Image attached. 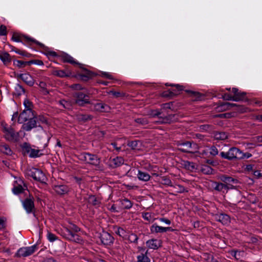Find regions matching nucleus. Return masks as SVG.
Instances as JSON below:
<instances>
[{"instance_id": "1", "label": "nucleus", "mask_w": 262, "mask_h": 262, "mask_svg": "<svg viewBox=\"0 0 262 262\" xmlns=\"http://www.w3.org/2000/svg\"><path fill=\"white\" fill-rule=\"evenodd\" d=\"M80 228L73 222L69 221L67 223V239L78 244H82L83 240L77 233Z\"/></svg>"}, {"instance_id": "2", "label": "nucleus", "mask_w": 262, "mask_h": 262, "mask_svg": "<svg viewBox=\"0 0 262 262\" xmlns=\"http://www.w3.org/2000/svg\"><path fill=\"white\" fill-rule=\"evenodd\" d=\"M11 40L15 42H22L24 44L27 43L30 45H31V43H34L39 46L41 48L46 51L48 49L47 47L45 46L43 43L38 41L35 39L25 35L20 34L17 33H14L13 34V35L11 37Z\"/></svg>"}, {"instance_id": "3", "label": "nucleus", "mask_w": 262, "mask_h": 262, "mask_svg": "<svg viewBox=\"0 0 262 262\" xmlns=\"http://www.w3.org/2000/svg\"><path fill=\"white\" fill-rule=\"evenodd\" d=\"M220 156L222 158L229 161L240 160L241 149L236 147H232L227 152H221Z\"/></svg>"}, {"instance_id": "4", "label": "nucleus", "mask_w": 262, "mask_h": 262, "mask_svg": "<svg viewBox=\"0 0 262 262\" xmlns=\"http://www.w3.org/2000/svg\"><path fill=\"white\" fill-rule=\"evenodd\" d=\"M16 184L14 186L12 189L13 192L15 195H18L20 193H24L25 195L27 196L28 193L29 196H32L30 194L27 185L22 180L19 179L16 181Z\"/></svg>"}, {"instance_id": "5", "label": "nucleus", "mask_w": 262, "mask_h": 262, "mask_svg": "<svg viewBox=\"0 0 262 262\" xmlns=\"http://www.w3.org/2000/svg\"><path fill=\"white\" fill-rule=\"evenodd\" d=\"M90 92L84 94L81 92H76L74 94L75 97V103L80 106H85L87 104H92L90 100Z\"/></svg>"}, {"instance_id": "6", "label": "nucleus", "mask_w": 262, "mask_h": 262, "mask_svg": "<svg viewBox=\"0 0 262 262\" xmlns=\"http://www.w3.org/2000/svg\"><path fill=\"white\" fill-rule=\"evenodd\" d=\"M232 92L234 94V101H243L248 104L251 103V100L246 97L247 93L239 91L238 89L235 88L232 89Z\"/></svg>"}, {"instance_id": "7", "label": "nucleus", "mask_w": 262, "mask_h": 262, "mask_svg": "<svg viewBox=\"0 0 262 262\" xmlns=\"http://www.w3.org/2000/svg\"><path fill=\"white\" fill-rule=\"evenodd\" d=\"M37 249V246L34 245L31 247H26L19 248L15 254V257H27L32 254Z\"/></svg>"}, {"instance_id": "8", "label": "nucleus", "mask_w": 262, "mask_h": 262, "mask_svg": "<svg viewBox=\"0 0 262 262\" xmlns=\"http://www.w3.org/2000/svg\"><path fill=\"white\" fill-rule=\"evenodd\" d=\"M4 138L8 141L16 143L19 141V134L16 132L13 128L10 127L9 130H6Z\"/></svg>"}, {"instance_id": "9", "label": "nucleus", "mask_w": 262, "mask_h": 262, "mask_svg": "<svg viewBox=\"0 0 262 262\" xmlns=\"http://www.w3.org/2000/svg\"><path fill=\"white\" fill-rule=\"evenodd\" d=\"M178 146H181L183 147H180L178 148V150L183 153L192 154L194 151L190 150V149L192 148V145H195L193 141H178L176 143Z\"/></svg>"}, {"instance_id": "10", "label": "nucleus", "mask_w": 262, "mask_h": 262, "mask_svg": "<svg viewBox=\"0 0 262 262\" xmlns=\"http://www.w3.org/2000/svg\"><path fill=\"white\" fill-rule=\"evenodd\" d=\"M166 85H169L167 83L166 84ZM170 86H174L176 87L177 90H168L167 91H164L162 93V96L163 97H170L172 98L174 96H177L179 95V92L182 91L183 90V86L179 84H170Z\"/></svg>"}, {"instance_id": "11", "label": "nucleus", "mask_w": 262, "mask_h": 262, "mask_svg": "<svg viewBox=\"0 0 262 262\" xmlns=\"http://www.w3.org/2000/svg\"><path fill=\"white\" fill-rule=\"evenodd\" d=\"M23 205L28 213H33L34 216L36 217L34 201L32 200L31 198H26V199L23 201Z\"/></svg>"}, {"instance_id": "12", "label": "nucleus", "mask_w": 262, "mask_h": 262, "mask_svg": "<svg viewBox=\"0 0 262 262\" xmlns=\"http://www.w3.org/2000/svg\"><path fill=\"white\" fill-rule=\"evenodd\" d=\"M80 68L83 70L84 73L78 74L75 76L76 78L79 80L83 81H88L96 75L94 73L84 68L83 66H82V68Z\"/></svg>"}, {"instance_id": "13", "label": "nucleus", "mask_w": 262, "mask_h": 262, "mask_svg": "<svg viewBox=\"0 0 262 262\" xmlns=\"http://www.w3.org/2000/svg\"><path fill=\"white\" fill-rule=\"evenodd\" d=\"M26 123H24L23 125V128L26 131H30L32 128L39 127L42 129V127L41 125L37 124V120L35 119L34 116L32 118L29 119Z\"/></svg>"}, {"instance_id": "14", "label": "nucleus", "mask_w": 262, "mask_h": 262, "mask_svg": "<svg viewBox=\"0 0 262 262\" xmlns=\"http://www.w3.org/2000/svg\"><path fill=\"white\" fill-rule=\"evenodd\" d=\"M101 243L105 246H111L114 243V238L107 232H103L100 236Z\"/></svg>"}, {"instance_id": "15", "label": "nucleus", "mask_w": 262, "mask_h": 262, "mask_svg": "<svg viewBox=\"0 0 262 262\" xmlns=\"http://www.w3.org/2000/svg\"><path fill=\"white\" fill-rule=\"evenodd\" d=\"M93 115L88 114L78 113L75 115V119L81 124L91 121L93 119Z\"/></svg>"}, {"instance_id": "16", "label": "nucleus", "mask_w": 262, "mask_h": 262, "mask_svg": "<svg viewBox=\"0 0 262 262\" xmlns=\"http://www.w3.org/2000/svg\"><path fill=\"white\" fill-rule=\"evenodd\" d=\"M215 221L221 222L223 225H227L230 222V217L225 213H216L214 214Z\"/></svg>"}, {"instance_id": "17", "label": "nucleus", "mask_w": 262, "mask_h": 262, "mask_svg": "<svg viewBox=\"0 0 262 262\" xmlns=\"http://www.w3.org/2000/svg\"><path fill=\"white\" fill-rule=\"evenodd\" d=\"M33 170L35 171L34 180L41 183H45L47 178L42 171L36 168H33Z\"/></svg>"}, {"instance_id": "18", "label": "nucleus", "mask_w": 262, "mask_h": 262, "mask_svg": "<svg viewBox=\"0 0 262 262\" xmlns=\"http://www.w3.org/2000/svg\"><path fill=\"white\" fill-rule=\"evenodd\" d=\"M17 77L30 86H33L34 84V80L29 73L20 74Z\"/></svg>"}, {"instance_id": "19", "label": "nucleus", "mask_w": 262, "mask_h": 262, "mask_svg": "<svg viewBox=\"0 0 262 262\" xmlns=\"http://www.w3.org/2000/svg\"><path fill=\"white\" fill-rule=\"evenodd\" d=\"M220 179L221 181L225 184V185H231V184H237L239 181L237 179H235L226 174H222L220 176Z\"/></svg>"}, {"instance_id": "20", "label": "nucleus", "mask_w": 262, "mask_h": 262, "mask_svg": "<svg viewBox=\"0 0 262 262\" xmlns=\"http://www.w3.org/2000/svg\"><path fill=\"white\" fill-rule=\"evenodd\" d=\"M0 60L4 65L8 66L11 62L12 58L8 52L0 51Z\"/></svg>"}, {"instance_id": "21", "label": "nucleus", "mask_w": 262, "mask_h": 262, "mask_svg": "<svg viewBox=\"0 0 262 262\" xmlns=\"http://www.w3.org/2000/svg\"><path fill=\"white\" fill-rule=\"evenodd\" d=\"M240 105L236 104L230 102H221L219 103L216 108L220 112L225 111L228 110H230L231 107L234 106H239Z\"/></svg>"}, {"instance_id": "22", "label": "nucleus", "mask_w": 262, "mask_h": 262, "mask_svg": "<svg viewBox=\"0 0 262 262\" xmlns=\"http://www.w3.org/2000/svg\"><path fill=\"white\" fill-rule=\"evenodd\" d=\"M161 244V241L156 239H149L146 242V245L148 247L152 249H158L159 247L162 246Z\"/></svg>"}, {"instance_id": "23", "label": "nucleus", "mask_w": 262, "mask_h": 262, "mask_svg": "<svg viewBox=\"0 0 262 262\" xmlns=\"http://www.w3.org/2000/svg\"><path fill=\"white\" fill-rule=\"evenodd\" d=\"M88 161L87 162L88 163L93 165L94 166H98L99 165L100 163V158H99L97 155H93L91 154H89L88 155Z\"/></svg>"}, {"instance_id": "24", "label": "nucleus", "mask_w": 262, "mask_h": 262, "mask_svg": "<svg viewBox=\"0 0 262 262\" xmlns=\"http://www.w3.org/2000/svg\"><path fill=\"white\" fill-rule=\"evenodd\" d=\"M93 104V103L92 104ZM94 110L96 111L101 112H106L108 111L109 106L103 103H97L93 104Z\"/></svg>"}, {"instance_id": "25", "label": "nucleus", "mask_w": 262, "mask_h": 262, "mask_svg": "<svg viewBox=\"0 0 262 262\" xmlns=\"http://www.w3.org/2000/svg\"><path fill=\"white\" fill-rule=\"evenodd\" d=\"M124 163V159L121 157H117L111 160V165L113 168L119 167Z\"/></svg>"}, {"instance_id": "26", "label": "nucleus", "mask_w": 262, "mask_h": 262, "mask_svg": "<svg viewBox=\"0 0 262 262\" xmlns=\"http://www.w3.org/2000/svg\"><path fill=\"white\" fill-rule=\"evenodd\" d=\"M175 115L170 114L166 116H162L160 117V120L159 121L161 124H170L174 120Z\"/></svg>"}, {"instance_id": "27", "label": "nucleus", "mask_w": 262, "mask_h": 262, "mask_svg": "<svg viewBox=\"0 0 262 262\" xmlns=\"http://www.w3.org/2000/svg\"><path fill=\"white\" fill-rule=\"evenodd\" d=\"M28 114H29L28 111L24 110L23 112H22L18 117V123L21 124L24 123L25 122L27 121L29 117Z\"/></svg>"}, {"instance_id": "28", "label": "nucleus", "mask_w": 262, "mask_h": 262, "mask_svg": "<svg viewBox=\"0 0 262 262\" xmlns=\"http://www.w3.org/2000/svg\"><path fill=\"white\" fill-rule=\"evenodd\" d=\"M137 177L140 180L144 182H147L150 179V176L147 172L140 170L138 171Z\"/></svg>"}, {"instance_id": "29", "label": "nucleus", "mask_w": 262, "mask_h": 262, "mask_svg": "<svg viewBox=\"0 0 262 262\" xmlns=\"http://www.w3.org/2000/svg\"><path fill=\"white\" fill-rule=\"evenodd\" d=\"M0 151L6 155H11L13 153L9 146L5 143L0 144Z\"/></svg>"}, {"instance_id": "30", "label": "nucleus", "mask_w": 262, "mask_h": 262, "mask_svg": "<svg viewBox=\"0 0 262 262\" xmlns=\"http://www.w3.org/2000/svg\"><path fill=\"white\" fill-rule=\"evenodd\" d=\"M120 203L121 207L124 209H130L133 206L132 202L126 198H124V199L120 200Z\"/></svg>"}, {"instance_id": "31", "label": "nucleus", "mask_w": 262, "mask_h": 262, "mask_svg": "<svg viewBox=\"0 0 262 262\" xmlns=\"http://www.w3.org/2000/svg\"><path fill=\"white\" fill-rule=\"evenodd\" d=\"M142 217L144 220L146 221L148 223H152L155 220L154 214L151 212H142Z\"/></svg>"}, {"instance_id": "32", "label": "nucleus", "mask_w": 262, "mask_h": 262, "mask_svg": "<svg viewBox=\"0 0 262 262\" xmlns=\"http://www.w3.org/2000/svg\"><path fill=\"white\" fill-rule=\"evenodd\" d=\"M88 202L89 205H92L97 208L101 203L100 198H88Z\"/></svg>"}, {"instance_id": "33", "label": "nucleus", "mask_w": 262, "mask_h": 262, "mask_svg": "<svg viewBox=\"0 0 262 262\" xmlns=\"http://www.w3.org/2000/svg\"><path fill=\"white\" fill-rule=\"evenodd\" d=\"M228 137V134L224 132H217L214 133V138L217 140H224Z\"/></svg>"}, {"instance_id": "34", "label": "nucleus", "mask_w": 262, "mask_h": 262, "mask_svg": "<svg viewBox=\"0 0 262 262\" xmlns=\"http://www.w3.org/2000/svg\"><path fill=\"white\" fill-rule=\"evenodd\" d=\"M150 231L151 233H164L165 232V227L159 226L156 224H154L150 227Z\"/></svg>"}, {"instance_id": "35", "label": "nucleus", "mask_w": 262, "mask_h": 262, "mask_svg": "<svg viewBox=\"0 0 262 262\" xmlns=\"http://www.w3.org/2000/svg\"><path fill=\"white\" fill-rule=\"evenodd\" d=\"M214 189L219 191H222L223 193H227V186L224 183H215Z\"/></svg>"}, {"instance_id": "36", "label": "nucleus", "mask_w": 262, "mask_h": 262, "mask_svg": "<svg viewBox=\"0 0 262 262\" xmlns=\"http://www.w3.org/2000/svg\"><path fill=\"white\" fill-rule=\"evenodd\" d=\"M186 92L187 93L190 94L191 96L194 97L195 100L196 101L201 100L203 97H204L203 95L198 92L192 91L191 90H186Z\"/></svg>"}, {"instance_id": "37", "label": "nucleus", "mask_w": 262, "mask_h": 262, "mask_svg": "<svg viewBox=\"0 0 262 262\" xmlns=\"http://www.w3.org/2000/svg\"><path fill=\"white\" fill-rule=\"evenodd\" d=\"M201 171L205 174H211L213 173L214 169L210 166L207 165H203L201 167Z\"/></svg>"}, {"instance_id": "38", "label": "nucleus", "mask_w": 262, "mask_h": 262, "mask_svg": "<svg viewBox=\"0 0 262 262\" xmlns=\"http://www.w3.org/2000/svg\"><path fill=\"white\" fill-rule=\"evenodd\" d=\"M67 63H69L74 66H78L79 68H82L83 65L76 61L72 56L67 53Z\"/></svg>"}, {"instance_id": "39", "label": "nucleus", "mask_w": 262, "mask_h": 262, "mask_svg": "<svg viewBox=\"0 0 262 262\" xmlns=\"http://www.w3.org/2000/svg\"><path fill=\"white\" fill-rule=\"evenodd\" d=\"M127 145L132 149H139L141 147V142L138 140L129 141Z\"/></svg>"}, {"instance_id": "40", "label": "nucleus", "mask_w": 262, "mask_h": 262, "mask_svg": "<svg viewBox=\"0 0 262 262\" xmlns=\"http://www.w3.org/2000/svg\"><path fill=\"white\" fill-rule=\"evenodd\" d=\"M24 104L25 107V111H28L29 114H33V111L32 107L33 106V104L32 102H31L29 100L26 99L25 100L24 102ZM33 116V114H32Z\"/></svg>"}, {"instance_id": "41", "label": "nucleus", "mask_w": 262, "mask_h": 262, "mask_svg": "<svg viewBox=\"0 0 262 262\" xmlns=\"http://www.w3.org/2000/svg\"><path fill=\"white\" fill-rule=\"evenodd\" d=\"M23 152L24 154H29L32 150V148L29 143L27 142H24L21 146Z\"/></svg>"}, {"instance_id": "42", "label": "nucleus", "mask_w": 262, "mask_h": 262, "mask_svg": "<svg viewBox=\"0 0 262 262\" xmlns=\"http://www.w3.org/2000/svg\"><path fill=\"white\" fill-rule=\"evenodd\" d=\"M184 167L188 170L192 171L195 169L194 163L188 161H184L183 163Z\"/></svg>"}, {"instance_id": "43", "label": "nucleus", "mask_w": 262, "mask_h": 262, "mask_svg": "<svg viewBox=\"0 0 262 262\" xmlns=\"http://www.w3.org/2000/svg\"><path fill=\"white\" fill-rule=\"evenodd\" d=\"M54 190L58 194H64L66 192V186L64 185H56L54 187Z\"/></svg>"}, {"instance_id": "44", "label": "nucleus", "mask_w": 262, "mask_h": 262, "mask_svg": "<svg viewBox=\"0 0 262 262\" xmlns=\"http://www.w3.org/2000/svg\"><path fill=\"white\" fill-rule=\"evenodd\" d=\"M15 95L17 97L20 96L22 94L25 93V90L20 84H17L15 87Z\"/></svg>"}, {"instance_id": "45", "label": "nucleus", "mask_w": 262, "mask_h": 262, "mask_svg": "<svg viewBox=\"0 0 262 262\" xmlns=\"http://www.w3.org/2000/svg\"><path fill=\"white\" fill-rule=\"evenodd\" d=\"M41 150L32 149L31 152L29 154V157L32 158H36L39 157L43 155V154L40 153Z\"/></svg>"}, {"instance_id": "46", "label": "nucleus", "mask_w": 262, "mask_h": 262, "mask_svg": "<svg viewBox=\"0 0 262 262\" xmlns=\"http://www.w3.org/2000/svg\"><path fill=\"white\" fill-rule=\"evenodd\" d=\"M47 56H52L53 57H57L59 58L63 63H66V55L62 56L60 57L56 52L54 51H49L47 53Z\"/></svg>"}, {"instance_id": "47", "label": "nucleus", "mask_w": 262, "mask_h": 262, "mask_svg": "<svg viewBox=\"0 0 262 262\" xmlns=\"http://www.w3.org/2000/svg\"><path fill=\"white\" fill-rule=\"evenodd\" d=\"M35 119L37 120V124L41 125V123L42 124H48V120L46 117L43 116V115H39L37 116H34Z\"/></svg>"}, {"instance_id": "48", "label": "nucleus", "mask_w": 262, "mask_h": 262, "mask_svg": "<svg viewBox=\"0 0 262 262\" xmlns=\"http://www.w3.org/2000/svg\"><path fill=\"white\" fill-rule=\"evenodd\" d=\"M159 181L163 185L170 186L172 182L169 177L166 176L160 177Z\"/></svg>"}, {"instance_id": "49", "label": "nucleus", "mask_w": 262, "mask_h": 262, "mask_svg": "<svg viewBox=\"0 0 262 262\" xmlns=\"http://www.w3.org/2000/svg\"><path fill=\"white\" fill-rule=\"evenodd\" d=\"M137 262H150V259L146 254L141 253L137 256Z\"/></svg>"}, {"instance_id": "50", "label": "nucleus", "mask_w": 262, "mask_h": 262, "mask_svg": "<svg viewBox=\"0 0 262 262\" xmlns=\"http://www.w3.org/2000/svg\"><path fill=\"white\" fill-rule=\"evenodd\" d=\"M13 64L17 67L18 68H23L27 66L26 61L15 59L13 60Z\"/></svg>"}, {"instance_id": "51", "label": "nucleus", "mask_w": 262, "mask_h": 262, "mask_svg": "<svg viewBox=\"0 0 262 262\" xmlns=\"http://www.w3.org/2000/svg\"><path fill=\"white\" fill-rule=\"evenodd\" d=\"M69 180L76 184H80L81 183V181L82 179L80 177H78L73 174H70L69 176Z\"/></svg>"}, {"instance_id": "52", "label": "nucleus", "mask_w": 262, "mask_h": 262, "mask_svg": "<svg viewBox=\"0 0 262 262\" xmlns=\"http://www.w3.org/2000/svg\"><path fill=\"white\" fill-rule=\"evenodd\" d=\"M39 86L41 89V92L43 95H47L49 94V92L47 89V84L43 81H40L38 84Z\"/></svg>"}, {"instance_id": "53", "label": "nucleus", "mask_w": 262, "mask_h": 262, "mask_svg": "<svg viewBox=\"0 0 262 262\" xmlns=\"http://www.w3.org/2000/svg\"><path fill=\"white\" fill-rule=\"evenodd\" d=\"M126 239H127L130 243H137L138 237L136 234L131 233L127 235Z\"/></svg>"}, {"instance_id": "54", "label": "nucleus", "mask_w": 262, "mask_h": 262, "mask_svg": "<svg viewBox=\"0 0 262 262\" xmlns=\"http://www.w3.org/2000/svg\"><path fill=\"white\" fill-rule=\"evenodd\" d=\"M53 75L59 77H66V71L65 70H54L52 73Z\"/></svg>"}, {"instance_id": "55", "label": "nucleus", "mask_w": 262, "mask_h": 262, "mask_svg": "<svg viewBox=\"0 0 262 262\" xmlns=\"http://www.w3.org/2000/svg\"><path fill=\"white\" fill-rule=\"evenodd\" d=\"M162 113L161 111L158 110H151L150 113V115L152 117H158L160 119V117H161Z\"/></svg>"}, {"instance_id": "56", "label": "nucleus", "mask_w": 262, "mask_h": 262, "mask_svg": "<svg viewBox=\"0 0 262 262\" xmlns=\"http://www.w3.org/2000/svg\"><path fill=\"white\" fill-rule=\"evenodd\" d=\"M135 121L141 125H146L148 124V120L145 118H138L135 120Z\"/></svg>"}, {"instance_id": "57", "label": "nucleus", "mask_w": 262, "mask_h": 262, "mask_svg": "<svg viewBox=\"0 0 262 262\" xmlns=\"http://www.w3.org/2000/svg\"><path fill=\"white\" fill-rule=\"evenodd\" d=\"M47 236L48 239L51 242H53L57 239V236L50 232H48Z\"/></svg>"}, {"instance_id": "58", "label": "nucleus", "mask_w": 262, "mask_h": 262, "mask_svg": "<svg viewBox=\"0 0 262 262\" xmlns=\"http://www.w3.org/2000/svg\"><path fill=\"white\" fill-rule=\"evenodd\" d=\"M222 98L225 100L234 101V96L230 94L225 93L222 95Z\"/></svg>"}, {"instance_id": "59", "label": "nucleus", "mask_w": 262, "mask_h": 262, "mask_svg": "<svg viewBox=\"0 0 262 262\" xmlns=\"http://www.w3.org/2000/svg\"><path fill=\"white\" fill-rule=\"evenodd\" d=\"M207 262H219V260L215 258L212 254H206V257Z\"/></svg>"}, {"instance_id": "60", "label": "nucleus", "mask_w": 262, "mask_h": 262, "mask_svg": "<svg viewBox=\"0 0 262 262\" xmlns=\"http://www.w3.org/2000/svg\"><path fill=\"white\" fill-rule=\"evenodd\" d=\"M209 153L211 155L213 156H215L218 155L219 151L217 150V148L215 146H212L210 148V151Z\"/></svg>"}, {"instance_id": "61", "label": "nucleus", "mask_w": 262, "mask_h": 262, "mask_svg": "<svg viewBox=\"0 0 262 262\" xmlns=\"http://www.w3.org/2000/svg\"><path fill=\"white\" fill-rule=\"evenodd\" d=\"M229 252L231 255L234 257L235 259H238L239 258L238 256L239 255L240 252L238 250H232Z\"/></svg>"}, {"instance_id": "62", "label": "nucleus", "mask_w": 262, "mask_h": 262, "mask_svg": "<svg viewBox=\"0 0 262 262\" xmlns=\"http://www.w3.org/2000/svg\"><path fill=\"white\" fill-rule=\"evenodd\" d=\"M7 34V27L4 25L0 26V35L5 36Z\"/></svg>"}, {"instance_id": "63", "label": "nucleus", "mask_w": 262, "mask_h": 262, "mask_svg": "<svg viewBox=\"0 0 262 262\" xmlns=\"http://www.w3.org/2000/svg\"><path fill=\"white\" fill-rule=\"evenodd\" d=\"M241 157H240V160L248 159L252 157V154L249 152L244 153L241 150Z\"/></svg>"}, {"instance_id": "64", "label": "nucleus", "mask_w": 262, "mask_h": 262, "mask_svg": "<svg viewBox=\"0 0 262 262\" xmlns=\"http://www.w3.org/2000/svg\"><path fill=\"white\" fill-rule=\"evenodd\" d=\"M127 231L122 227H121V230L119 236L123 238L126 239L127 236Z\"/></svg>"}]
</instances>
